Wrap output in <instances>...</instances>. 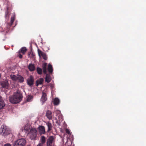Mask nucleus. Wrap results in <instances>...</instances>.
<instances>
[{
    "instance_id": "obj_17",
    "label": "nucleus",
    "mask_w": 146,
    "mask_h": 146,
    "mask_svg": "<svg viewBox=\"0 0 146 146\" xmlns=\"http://www.w3.org/2000/svg\"><path fill=\"white\" fill-rule=\"evenodd\" d=\"M51 80L50 76L48 74H46L45 81L47 83H49Z\"/></svg>"
},
{
    "instance_id": "obj_18",
    "label": "nucleus",
    "mask_w": 146,
    "mask_h": 146,
    "mask_svg": "<svg viewBox=\"0 0 146 146\" xmlns=\"http://www.w3.org/2000/svg\"><path fill=\"white\" fill-rule=\"evenodd\" d=\"M40 141L41 143H39V144H42V145H43L46 142V138L44 136H42L41 137Z\"/></svg>"
},
{
    "instance_id": "obj_7",
    "label": "nucleus",
    "mask_w": 146,
    "mask_h": 146,
    "mask_svg": "<svg viewBox=\"0 0 146 146\" xmlns=\"http://www.w3.org/2000/svg\"><path fill=\"white\" fill-rule=\"evenodd\" d=\"M33 77L32 76H30L29 77L27 80V84L29 86H31L33 84Z\"/></svg>"
},
{
    "instance_id": "obj_16",
    "label": "nucleus",
    "mask_w": 146,
    "mask_h": 146,
    "mask_svg": "<svg viewBox=\"0 0 146 146\" xmlns=\"http://www.w3.org/2000/svg\"><path fill=\"white\" fill-rule=\"evenodd\" d=\"M46 65L47 63H44L42 65L43 72L44 74H46L47 73V70L46 68Z\"/></svg>"
},
{
    "instance_id": "obj_24",
    "label": "nucleus",
    "mask_w": 146,
    "mask_h": 146,
    "mask_svg": "<svg viewBox=\"0 0 146 146\" xmlns=\"http://www.w3.org/2000/svg\"><path fill=\"white\" fill-rule=\"evenodd\" d=\"M33 97L31 96L30 95H28L27 100V102H30L31 101L33 100Z\"/></svg>"
},
{
    "instance_id": "obj_4",
    "label": "nucleus",
    "mask_w": 146,
    "mask_h": 146,
    "mask_svg": "<svg viewBox=\"0 0 146 146\" xmlns=\"http://www.w3.org/2000/svg\"><path fill=\"white\" fill-rule=\"evenodd\" d=\"M28 134L31 140H35L37 134V130L35 128H32Z\"/></svg>"
},
{
    "instance_id": "obj_22",
    "label": "nucleus",
    "mask_w": 146,
    "mask_h": 146,
    "mask_svg": "<svg viewBox=\"0 0 146 146\" xmlns=\"http://www.w3.org/2000/svg\"><path fill=\"white\" fill-rule=\"evenodd\" d=\"M48 70L49 72L50 73H52L53 72V70L52 67V65L50 64L48 65Z\"/></svg>"
},
{
    "instance_id": "obj_11",
    "label": "nucleus",
    "mask_w": 146,
    "mask_h": 146,
    "mask_svg": "<svg viewBox=\"0 0 146 146\" xmlns=\"http://www.w3.org/2000/svg\"><path fill=\"white\" fill-rule=\"evenodd\" d=\"M39 131L40 134H44L45 133V130L44 127L41 126L38 127Z\"/></svg>"
},
{
    "instance_id": "obj_2",
    "label": "nucleus",
    "mask_w": 146,
    "mask_h": 146,
    "mask_svg": "<svg viewBox=\"0 0 146 146\" xmlns=\"http://www.w3.org/2000/svg\"><path fill=\"white\" fill-rule=\"evenodd\" d=\"M1 134L3 136H6L9 134L11 133L10 129L7 126L3 125L0 129Z\"/></svg>"
},
{
    "instance_id": "obj_23",
    "label": "nucleus",
    "mask_w": 146,
    "mask_h": 146,
    "mask_svg": "<svg viewBox=\"0 0 146 146\" xmlns=\"http://www.w3.org/2000/svg\"><path fill=\"white\" fill-rule=\"evenodd\" d=\"M46 124L48 127V131H49L51 130L52 128V124L51 123L48 122H47Z\"/></svg>"
},
{
    "instance_id": "obj_25",
    "label": "nucleus",
    "mask_w": 146,
    "mask_h": 146,
    "mask_svg": "<svg viewBox=\"0 0 146 146\" xmlns=\"http://www.w3.org/2000/svg\"><path fill=\"white\" fill-rule=\"evenodd\" d=\"M37 71L38 74H41L42 72V70L40 68L38 67L37 68Z\"/></svg>"
},
{
    "instance_id": "obj_1",
    "label": "nucleus",
    "mask_w": 146,
    "mask_h": 146,
    "mask_svg": "<svg viewBox=\"0 0 146 146\" xmlns=\"http://www.w3.org/2000/svg\"><path fill=\"white\" fill-rule=\"evenodd\" d=\"M22 96L19 91L14 93L12 97L9 99L10 102L14 104H17L20 102L22 100Z\"/></svg>"
},
{
    "instance_id": "obj_20",
    "label": "nucleus",
    "mask_w": 146,
    "mask_h": 146,
    "mask_svg": "<svg viewBox=\"0 0 146 146\" xmlns=\"http://www.w3.org/2000/svg\"><path fill=\"white\" fill-rule=\"evenodd\" d=\"M28 68L30 71H32L35 70V67L33 64H30L29 65Z\"/></svg>"
},
{
    "instance_id": "obj_8",
    "label": "nucleus",
    "mask_w": 146,
    "mask_h": 146,
    "mask_svg": "<svg viewBox=\"0 0 146 146\" xmlns=\"http://www.w3.org/2000/svg\"><path fill=\"white\" fill-rule=\"evenodd\" d=\"M47 98L46 94L43 92H42V94L40 99V101L42 102V105H43L44 103L46 101Z\"/></svg>"
},
{
    "instance_id": "obj_9",
    "label": "nucleus",
    "mask_w": 146,
    "mask_h": 146,
    "mask_svg": "<svg viewBox=\"0 0 146 146\" xmlns=\"http://www.w3.org/2000/svg\"><path fill=\"white\" fill-rule=\"evenodd\" d=\"M38 55L40 57L41 56H42L44 59L45 60H47V57L45 53L42 52L40 50L38 49Z\"/></svg>"
},
{
    "instance_id": "obj_27",
    "label": "nucleus",
    "mask_w": 146,
    "mask_h": 146,
    "mask_svg": "<svg viewBox=\"0 0 146 146\" xmlns=\"http://www.w3.org/2000/svg\"><path fill=\"white\" fill-rule=\"evenodd\" d=\"M46 146H52V143H49V142H46Z\"/></svg>"
},
{
    "instance_id": "obj_30",
    "label": "nucleus",
    "mask_w": 146,
    "mask_h": 146,
    "mask_svg": "<svg viewBox=\"0 0 146 146\" xmlns=\"http://www.w3.org/2000/svg\"><path fill=\"white\" fill-rule=\"evenodd\" d=\"M4 146H11V145L9 143H7Z\"/></svg>"
},
{
    "instance_id": "obj_21",
    "label": "nucleus",
    "mask_w": 146,
    "mask_h": 146,
    "mask_svg": "<svg viewBox=\"0 0 146 146\" xmlns=\"http://www.w3.org/2000/svg\"><path fill=\"white\" fill-rule=\"evenodd\" d=\"M53 102L54 105H57L60 103V100L58 98H55Z\"/></svg>"
},
{
    "instance_id": "obj_10",
    "label": "nucleus",
    "mask_w": 146,
    "mask_h": 146,
    "mask_svg": "<svg viewBox=\"0 0 146 146\" xmlns=\"http://www.w3.org/2000/svg\"><path fill=\"white\" fill-rule=\"evenodd\" d=\"M1 85L2 88H7L9 85L8 81L6 80L5 81L1 82Z\"/></svg>"
},
{
    "instance_id": "obj_6",
    "label": "nucleus",
    "mask_w": 146,
    "mask_h": 146,
    "mask_svg": "<svg viewBox=\"0 0 146 146\" xmlns=\"http://www.w3.org/2000/svg\"><path fill=\"white\" fill-rule=\"evenodd\" d=\"M31 126L29 124H26L23 127H22L21 130L23 131L25 133H29L30 131V130L31 129Z\"/></svg>"
},
{
    "instance_id": "obj_13",
    "label": "nucleus",
    "mask_w": 146,
    "mask_h": 146,
    "mask_svg": "<svg viewBox=\"0 0 146 146\" xmlns=\"http://www.w3.org/2000/svg\"><path fill=\"white\" fill-rule=\"evenodd\" d=\"M46 115L49 119H50L52 118V115L51 111L49 110H48L46 111Z\"/></svg>"
},
{
    "instance_id": "obj_15",
    "label": "nucleus",
    "mask_w": 146,
    "mask_h": 146,
    "mask_svg": "<svg viewBox=\"0 0 146 146\" xmlns=\"http://www.w3.org/2000/svg\"><path fill=\"white\" fill-rule=\"evenodd\" d=\"M43 79L42 78H40L36 81V86H38L39 85H41L42 84L43 81Z\"/></svg>"
},
{
    "instance_id": "obj_28",
    "label": "nucleus",
    "mask_w": 146,
    "mask_h": 146,
    "mask_svg": "<svg viewBox=\"0 0 146 146\" xmlns=\"http://www.w3.org/2000/svg\"><path fill=\"white\" fill-rule=\"evenodd\" d=\"M58 118L60 121V120H62V116L61 114H59V116H58Z\"/></svg>"
},
{
    "instance_id": "obj_3",
    "label": "nucleus",
    "mask_w": 146,
    "mask_h": 146,
    "mask_svg": "<svg viewBox=\"0 0 146 146\" xmlns=\"http://www.w3.org/2000/svg\"><path fill=\"white\" fill-rule=\"evenodd\" d=\"M10 77L13 81L20 82H22L24 81L23 77L19 75H15L11 74L10 75Z\"/></svg>"
},
{
    "instance_id": "obj_12",
    "label": "nucleus",
    "mask_w": 146,
    "mask_h": 146,
    "mask_svg": "<svg viewBox=\"0 0 146 146\" xmlns=\"http://www.w3.org/2000/svg\"><path fill=\"white\" fill-rule=\"evenodd\" d=\"M5 105V104L4 103L2 98L0 96V109L3 108Z\"/></svg>"
},
{
    "instance_id": "obj_26",
    "label": "nucleus",
    "mask_w": 146,
    "mask_h": 146,
    "mask_svg": "<svg viewBox=\"0 0 146 146\" xmlns=\"http://www.w3.org/2000/svg\"><path fill=\"white\" fill-rule=\"evenodd\" d=\"M15 20V16H13L11 17V25L12 24H13L14 21Z\"/></svg>"
},
{
    "instance_id": "obj_29",
    "label": "nucleus",
    "mask_w": 146,
    "mask_h": 146,
    "mask_svg": "<svg viewBox=\"0 0 146 146\" xmlns=\"http://www.w3.org/2000/svg\"><path fill=\"white\" fill-rule=\"evenodd\" d=\"M66 133H67L68 134H71V133H70V131L69 129H66Z\"/></svg>"
},
{
    "instance_id": "obj_32",
    "label": "nucleus",
    "mask_w": 146,
    "mask_h": 146,
    "mask_svg": "<svg viewBox=\"0 0 146 146\" xmlns=\"http://www.w3.org/2000/svg\"><path fill=\"white\" fill-rule=\"evenodd\" d=\"M36 146H43V145H42V144L39 143Z\"/></svg>"
},
{
    "instance_id": "obj_31",
    "label": "nucleus",
    "mask_w": 146,
    "mask_h": 146,
    "mask_svg": "<svg viewBox=\"0 0 146 146\" xmlns=\"http://www.w3.org/2000/svg\"><path fill=\"white\" fill-rule=\"evenodd\" d=\"M19 57L20 58H22L23 57L22 55L20 54H19Z\"/></svg>"
},
{
    "instance_id": "obj_19",
    "label": "nucleus",
    "mask_w": 146,
    "mask_h": 146,
    "mask_svg": "<svg viewBox=\"0 0 146 146\" xmlns=\"http://www.w3.org/2000/svg\"><path fill=\"white\" fill-rule=\"evenodd\" d=\"M27 50V49L26 47H22L20 50L19 51V53H21L23 54H25Z\"/></svg>"
},
{
    "instance_id": "obj_5",
    "label": "nucleus",
    "mask_w": 146,
    "mask_h": 146,
    "mask_svg": "<svg viewBox=\"0 0 146 146\" xmlns=\"http://www.w3.org/2000/svg\"><path fill=\"white\" fill-rule=\"evenodd\" d=\"M26 140L23 138L19 139L13 143V146H24L25 144Z\"/></svg>"
},
{
    "instance_id": "obj_14",
    "label": "nucleus",
    "mask_w": 146,
    "mask_h": 146,
    "mask_svg": "<svg viewBox=\"0 0 146 146\" xmlns=\"http://www.w3.org/2000/svg\"><path fill=\"white\" fill-rule=\"evenodd\" d=\"M55 139L54 137V136H50L49 137L47 140V141L49 143H53Z\"/></svg>"
}]
</instances>
